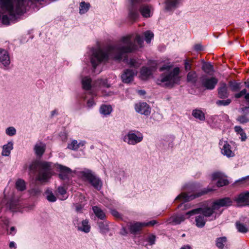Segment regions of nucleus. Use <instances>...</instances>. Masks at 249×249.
I'll list each match as a JSON object with an SVG mask.
<instances>
[{
    "instance_id": "obj_63",
    "label": "nucleus",
    "mask_w": 249,
    "mask_h": 249,
    "mask_svg": "<svg viewBox=\"0 0 249 249\" xmlns=\"http://www.w3.org/2000/svg\"><path fill=\"white\" fill-rule=\"evenodd\" d=\"M78 144H79V146L80 145L83 146L85 144V141H81L79 143H78Z\"/></svg>"
},
{
    "instance_id": "obj_13",
    "label": "nucleus",
    "mask_w": 249,
    "mask_h": 249,
    "mask_svg": "<svg viewBox=\"0 0 249 249\" xmlns=\"http://www.w3.org/2000/svg\"><path fill=\"white\" fill-rule=\"evenodd\" d=\"M218 82L215 77L204 78L202 81V86L207 89H213Z\"/></svg>"
},
{
    "instance_id": "obj_29",
    "label": "nucleus",
    "mask_w": 249,
    "mask_h": 249,
    "mask_svg": "<svg viewBox=\"0 0 249 249\" xmlns=\"http://www.w3.org/2000/svg\"><path fill=\"white\" fill-rule=\"evenodd\" d=\"M248 200V196L246 193L245 194H241L235 199L238 204L240 205L246 203Z\"/></svg>"
},
{
    "instance_id": "obj_16",
    "label": "nucleus",
    "mask_w": 249,
    "mask_h": 249,
    "mask_svg": "<svg viewBox=\"0 0 249 249\" xmlns=\"http://www.w3.org/2000/svg\"><path fill=\"white\" fill-rule=\"evenodd\" d=\"M0 62L4 67L8 66L10 63L7 52L2 49H0Z\"/></svg>"
},
{
    "instance_id": "obj_34",
    "label": "nucleus",
    "mask_w": 249,
    "mask_h": 249,
    "mask_svg": "<svg viewBox=\"0 0 249 249\" xmlns=\"http://www.w3.org/2000/svg\"><path fill=\"white\" fill-rule=\"evenodd\" d=\"M179 0H167L166 1V8L168 10H170L175 8Z\"/></svg>"
},
{
    "instance_id": "obj_12",
    "label": "nucleus",
    "mask_w": 249,
    "mask_h": 249,
    "mask_svg": "<svg viewBox=\"0 0 249 249\" xmlns=\"http://www.w3.org/2000/svg\"><path fill=\"white\" fill-rule=\"evenodd\" d=\"M156 223L155 221H151L148 223L136 222L130 225V230L132 233H135L142 230L144 227L151 225Z\"/></svg>"
},
{
    "instance_id": "obj_1",
    "label": "nucleus",
    "mask_w": 249,
    "mask_h": 249,
    "mask_svg": "<svg viewBox=\"0 0 249 249\" xmlns=\"http://www.w3.org/2000/svg\"><path fill=\"white\" fill-rule=\"evenodd\" d=\"M143 40L140 35H127L122 38L116 47L117 54L114 56L116 60L125 61L126 53H131L142 47Z\"/></svg>"
},
{
    "instance_id": "obj_35",
    "label": "nucleus",
    "mask_w": 249,
    "mask_h": 249,
    "mask_svg": "<svg viewBox=\"0 0 249 249\" xmlns=\"http://www.w3.org/2000/svg\"><path fill=\"white\" fill-rule=\"evenodd\" d=\"M90 6L89 3L82 2L80 4L79 12L80 14H84L87 12Z\"/></svg>"
},
{
    "instance_id": "obj_44",
    "label": "nucleus",
    "mask_w": 249,
    "mask_h": 249,
    "mask_svg": "<svg viewBox=\"0 0 249 249\" xmlns=\"http://www.w3.org/2000/svg\"><path fill=\"white\" fill-rule=\"evenodd\" d=\"M144 35L145 41L148 43H150V40L154 37L153 33L149 31H147L144 32Z\"/></svg>"
},
{
    "instance_id": "obj_24",
    "label": "nucleus",
    "mask_w": 249,
    "mask_h": 249,
    "mask_svg": "<svg viewBox=\"0 0 249 249\" xmlns=\"http://www.w3.org/2000/svg\"><path fill=\"white\" fill-rule=\"evenodd\" d=\"M36 154L38 156H41L45 150V145L42 143H37L34 148Z\"/></svg>"
},
{
    "instance_id": "obj_15",
    "label": "nucleus",
    "mask_w": 249,
    "mask_h": 249,
    "mask_svg": "<svg viewBox=\"0 0 249 249\" xmlns=\"http://www.w3.org/2000/svg\"><path fill=\"white\" fill-rule=\"evenodd\" d=\"M135 109L137 112L146 115L150 112L149 106L146 103H140L136 104Z\"/></svg>"
},
{
    "instance_id": "obj_55",
    "label": "nucleus",
    "mask_w": 249,
    "mask_h": 249,
    "mask_svg": "<svg viewBox=\"0 0 249 249\" xmlns=\"http://www.w3.org/2000/svg\"><path fill=\"white\" fill-rule=\"evenodd\" d=\"M16 231L14 227H11L10 229V231L8 233L9 234L14 235L16 234Z\"/></svg>"
},
{
    "instance_id": "obj_7",
    "label": "nucleus",
    "mask_w": 249,
    "mask_h": 249,
    "mask_svg": "<svg viewBox=\"0 0 249 249\" xmlns=\"http://www.w3.org/2000/svg\"><path fill=\"white\" fill-rule=\"evenodd\" d=\"M81 174L82 177L89 181L95 188L99 190L101 188L102 182L101 180L93 175L91 171H84Z\"/></svg>"
},
{
    "instance_id": "obj_46",
    "label": "nucleus",
    "mask_w": 249,
    "mask_h": 249,
    "mask_svg": "<svg viewBox=\"0 0 249 249\" xmlns=\"http://www.w3.org/2000/svg\"><path fill=\"white\" fill-rule=\"evenodd\" d=\"M237 120L241 124H245L249 122V118L246 115L239 116Z\"/></svg>"
},
{
    "instance_id": "obj_6",
    "label": "nucleus",
    "mask_w": 249,
    "mask_h": 249,
    "mask_svg": "<svg viewBox=\"0 0 249 249\" xmlns=\"http://www.w3.org/2000/svg\"><path fill=\"white\" fill-rule=\"evenodd\" d=\"M52 176L50 164L48 162H42L40 164V170L36 177V179L41 182H45Z\"/></svg>"
},
{
    "instance_id": "obj_27",
    "label": "nucleus",
    "mask_w": 249,
    "mask_h": 249,
    "mask_svg": "<svg viewBox=\"0 0 249 249\" xmlns=\"http://www.w3.org/2000/svg\"><path fill=\"white\" fill-rule=\"evenodd\" d=\"M15 187L18 191H23L26 188V183L24 180L18 179L16 182Z\"/></svg>"
},
{
    "instance_id": "obj_61",
    "label": "nucleus",
    "mask_w": 249,
    "mask_h": 249,
    "mask_svg": "<svg viewBox=\"0 0 249 249\" xmlns=\"http://www.w3.org/2000/svg\"><path fill=\"white\" fill-rule=\"evenodd\" d=\"M181 249H191V248L189 245H186L182 247Z\"/></svg>"
},
{
    "instance_id": "obj_22",
    "label": "nucleus",
    "mask_w": 249,
    "mask_h": 249,
    "mask_svg": "<svg viewBox=\"0 0 249 249\" xmlns=\"http://www.w3.org/2000/svg\"><path fill=\"white\" fill-rule=\"evenodd\" d=\"M79 231H82L85 232H89L90 230V226L89 224V221L87 220H83L81 224L77 227Z\"/></svg>"
},
{
    "instance_id": "obj_50",
    "label": "nucleus",
    "mask_w": 249,
    "mask_h": 249,
    "mask_svg": "<svg viewBox=\"0 0 249 249\" xmlns=\"http://www.w3.org/2000/svg\"><path fill=\"white\" fill-rule=\"evenodd\" d=\"M247 90L246 89H243L240 92L236 93L235 94L234 96L236 98H239L243 96V95H246L247 94Z\"/></svg>"
},
{
    "instance_id": "obj_39",
    "label": "nucleus",
    "mask_w": 249,
    "mask_h": 249,
    "mask_svg": "<svg viewBox=\"0 0 249 249\" xmlns=\"http://www.w3.org/2000/svg\"><path fill=\"white\" fill-rule=\"evenodd\" d=\"M66 194V191L64 187H59L58 188V195L60 199L64 200L67 198V196H65Z\"/></svg>"
},
{
    "instance_id": "obj_49",
    "label": "nucleus",
    "mask_w": 249,
    "mask_h": 249,
    "mask_svg": "<svg viewBox=\"0 0 249 249\" xmlns=\"http://www.w3.org/2000/svg\"><path fill=\"white\" fill-rule=\"evenodd\" d=\"M155 239L156 236L153 234H151L148 235L146 239V241L149 243L150 245H152L155 244Z\"/></svg>"
},
{
    "instance_id": "obj_43",
    "label": "nucleus",
    "mask_w": 249,
    "mask_h": 249,
    "mask_svg": "<svg viewBox=\"0 0 249 249\" xmlns=\"http://www.w3.org/2000/svg\"><path fill=\"white\" fill-rule=\"evenodd\" d=\"M68 148L72 150H76L79 148V144L76 140H73L71 143L68 145Z\"/></svg>"
},
{
    "instance_id": "obj_30",
    "label": "nucleus",
    "mask_w": 249,
    "mask_h": 249,
    "mask_svg": "<svg viewBox=\"0 0 249 249\" xmlns=\"http://www.w3.org/2000/svg\"><path fill=\"white\" fill-rule=\"evenodd\" d=\"M234 129L237 134L240 135V139H241L242 141H245L247 139L246 134L241 126H235L234 128Z\"/></svg>"
},
{
    "instance_id": "obj_37",
    "label": "nucleus",
    "mask_w": 249,
    "mask_h": 249,
    "mask_svg": "<svg viewBox=\"0 0 249 249\" xmlns=\"http://www.w3.org/2000/svg\"><path fill=\"white\" fill-rule=\"evenodd\" d=\"M197 75L195 71L189 72L187 76V79L188 82L195 83L196 81Z\"/></svg>"
},
{
    "instance_id": "obj_42",
    "label": "nucleus",
    "mask_w": 249,
    "mask_h": 249,
    "mask_svg": "<svg viewBox=\"0 0 249 249\" xmlns=\"http://www.w3.org/2000/svg\"><path fill=\"white\" fill-rule=\"evenodd\" d=\"M128 64L131 66L134 67H138L141 64L142 62L140 60H137L135 59H131L128 62Z\"/></svg>"
},
{
    "instance_id": "obj_20",
    "label": "nucleus",
    "mask_w": 249,
    "mask_h": 249,
    "mask_svg": "<svg viewBox=\"0 0 249 249\" xmlns=\"http://www.w3.org/2000/svg\"><path fill=\"white\" fill-rule=\"evenodd\" d=\"M194 213V214H195ZM196 214H200L196 217V225L199 228H202L204 226L206 223V219L205 217H206L203 213H199Z\"/></svg>"
},
{
    "instance_id": "obj_59",
    "label": "nucleus",
    "mask_w": 249,
    "mask_h": 249,
    "mask_svg": "<svg viewBox=\"0 0 249 249\" xmlns=\"http://www.w3.org/2000/svg\"><path fill=\"white\" fill-rule=\"evenodd\" d=\"M109 49H110V58L113 57V55H112L113 49L112 48V47L110 45Z\"/></svg>"
},
{
    "instance_id": "obj_58",
    "label": "nucleus",
    "mask_w": 249,
    "mask_h": 249,
    "mask_svg": "<svg viewBox=\"0 0 249 249\" xmlns=\"http://www.w3.org/2000/svg\"><path fill=\"white\" fill-rule=\"evenodd\" d=\"M9 247L10 248H15V243L14 242H11L9 244Z\"/></svg>"
},
{
    "instance_id": "obj_57",
    "label": "nucleus",
    "mask_w": 249,
    "mask_h": 249,
    "mask_svg": "<svg viewBox=\"0 0 249 249\" xmlns=\"http://www.w3.org/2000/svg\"><path fill=\"white\" fill-rule=\"evenodd\" d=\"M75 209L77 212H80L82 209V206L81 205H76Z\"/></svg>"
},
{
    "instance_id": "obj_9",
    "label": "nucleus",
    "mask_w": 249,
    "mask_h": 249,
    "mask_svg": "<svg viewBox=\"0 0 249 249\" xmlns=\"http://www.w3.org/2000/svg\"><path fill=\"white\" fill-rule=\"evenodd\" d=\"M191 211L186 213L184 214H178L174 215L171 216L168 219V222L173 225L179 224L181 222L184 221L186 218H188L190 216L193 214H187V213L190 212Z\"/></svg>"
},
{
    "instance_id": "obj_54",
    "label": "nucleus",
    "mask_w": 249,
    "mask_h": 249,
    "mask_svg": "<svg viewBox=\"0 0 249 249\" xmlns=\"http://www.w3.org/2000/svg\"><path fill=\"white\" fill-rule=\"evenodd\" d=\"M2 22L4 24L9 23V18L7 16H3L2 18Z\"/></svg>"
},
{
    "instance_id": "obj_32",
    "label": "nucleus",
    "mask_w": 249,
    "mask_h": 249,
    "mask_svg": "<svg viewBox=\"0 0 249 249\" xmlns=\"http://www.w3.org/2000/svg\"><path fill=\"white\" fill-rule=\"evenodd\" d=\"M92 210L95 214L101 219H103L105 217V213L100 208L94 206L92 208Z\"/></svg>"
},
{
    "instance_id": "obj_53",
    "label": "nucleus",
    "mask_w": 249,
    "mask_h": 249,
    "mask_svg": "<svg viewBox=\"0 0 249 249\" xmlns=\"http://www.w3.org/2000/svg\"><path fill=\"white\" fill-rule=\"evenodd\" d=\"M40 193V190L38 189H33L31 191V194L33 195H38Z\"/></svg>"
},
{
    "instance_id": "obj_33",
    "label": "nucleus",
    "mask_w": 249,
    "mask_h": 249,
    "mask_svg": "<svg viewBox=\"0 0 249 249\" xmlns=\"http://www.w3.org/2000/svg\"><path fill=\"white\" fill-rule=\"evenodd\" d=\"M227 243V238L225 237L218 238L216 241V245L219 249H223Z\"/></svg>"
},
{
    "instance_id": "obj_48",
    "label": "nucleus",
    "mask_w": 249,
    "mask_h": 249,
    "mask_svg": "<svg viewBox=\"0 0 249 249\" xmlns=\"http://www.w3.org/2000/svg\"><path fill=\"white\" fill-rule=\"evenodd\" d=\"M16 130L13 127H9L6 130V133L9 136H13L16 134Z\"/></svg>"
},
{
    "instance_id": "obj_36",
    "label": "nucleus",
    "mask_w": 249,
    "mask_h": 249,
    "mask_svg": "<svg viewBox=\"0 0 249 249\" xmlns=\"http://www.w3.org/2000/svg\"><path fill=\"white\" fill-rule=\"evenodd\" d=\"M100 231L103 233L107 232L108 231V224L107 221H101L98 223Z\"/></svg>"
},
{
    "instance_id": "obj_31",
    "label": "nucleus",
    "mask_w": 249,
    "mask_h": 249,
    "mask_svg": "<svg viewBox=\"0 0 249 249\" xmlns=\"http://www.w3.org/2000/svg\"><path fill=\"white\" fill-rule=\"evenodd\" d=\"M236 227L238 231L241 233H246L248 231L247 226L240 222H236Z\"/></svg>"
},
{
    "instance_id": "obj_28",
    "label": "nucleus",
    "mask_w": 249,
    "mask_h": 249,
    "mask_svg": "<svg viewBox=\"0 0 249 249\" xmlns=\"http://www.w3.org/2000/svg\"><path fill=\"white\" fill-rule=\"evenodd\" d=\"M193 116L196 119L200 121H204L205 119L204 113L200 109H195L192 112Z\"/></svg>"
},
{
    "instance_id": "obj_11",
    "label": "nucleus",
    "mask_w": 249,
    "mask_h": 249,
    "mask_svg": "<svg viewBox=\"0 0 249 249\" xmlns=\"http://www.w3.org/2000/svg\"><path fill=\"white\" fill-rule=\"evenodd\" d=\"M212 179L213 181L217 180V187H222L229 184L227 178L221 173L216 172L213 174Z\"/></svg>"
},
{
    "instance_id": "obj_8",
    "label": "nucleus",
    "mask_w": 249,
    "mask_h": 249,
    "mask_svg": "<svg viewBox=\"0 0 249 249\" xmlns=\"http://www.w3.org/2000/svg\"><path fill=\"white\" fill-rule=\"evenodd\" d=\"M142 135L140 133L137 134L130 132L128 135L124 137V141L129 144H135L142 140Z\"/></svg>"
},
{
    "instance_id": "obj_52",
    "label": "nucleus",
    "mask_w": 249,
    "mask_h": 249,
    "mask_svg": "<svg viewBox=\"0 0 249 249\" xmlns=\"http://www.w3.org/2000/svg\"><path fill=\"white\" fill-rule=\"evenodd\" d=\"M111 213L112 215L116 218H121V215L117 211L115 210H112Z\"/></svg>"
},
{
    "instance_id": "obj_51",
    "label": "nucleus",
    "mask_w": 249,
    "mask_h": 249,
    "mask_svg": "<svg viewBox=\"0 0 249 249\" xmlns=\"http://www.w3.org/2000/svg\"><path fill=\"white\" fill-rule=\"evenodd\" d=\"M185 69L186 71L190 70L191 69L192 61L190 60H187L185 62Z\"/></svg>"
},
{
    "instance_id": "obj_3",
    "label": "nucleus",
    "mask_w": 249,
    "mask_h": 249,
    "mask_svg": "<svg viewBox=\"0 0 249 249\" xmlns=\"http://www.w3.org/2000/svg\"><path fill=\"white\" fill-rule=\"evenodd\" d=\"M109 53V47L103 44H98L92 48L89 52L90 63L95 69L101 62L107 59Z\"/></svg>"
},
{
    "instance_id": "obj_10",
    "label": "nucleus",
    "mask_w": 249,
    "mask_h": 249,
    "mask_svg": "<svg viewBox=\"0 0 249 249\" xmlns=\"http://www.w3.org/2000/svg\"><path fill=\"white\" fill-rule=\"evenodd\" d=\"M206 193V192H203L202 193L197 195H195L194 194H190V193H182L176 197L175 201L182 203L185 202L186 201L191 200L196 197H199V196L204 194Z\"/></svg>"
},
{
    "instance_id": "obj_38",
    "label": "nucleus",
    "mask_w": 249,
    "mask_h": 249,
    "mask_svg": "<svg viewBox=\"0 0 249 249\" xmlns=\"http://www.w3.org/2000/svg\"><path fill=\"white\" fill-rule=\"evenodd\" d=\"M46 197L47 200L50 202H54L56 201V197L54 196L53 192L49 190H47L45 192Z\"/></svg>"
},
{
    "instance_id": "obj_4",
    "label": "nucleus",
    "mask_w": 249,
    "mask_h": 249,
    "mask_svg": "<svg viewBox=\"0 0 249 249\" xmlns=\"http://www.w3.org/2000/svg\"><path fill=\"white\" fill-rule=\"evenodd\" d=\"M179 73V69L178 68H174L171 71H168L163 73L160 78L158 79L157 83L159 85L164 84L166 87H172L180 80V77L178 76Z\"/></svg>"
},
{
    "instance_id": "obj_14",
    "label": "nucleus",
    "mask_w": 249,
    "mask_h": 249,
    "mask_svg": "<svg viewBox=\"0 0 249 249\" xmlns=\"http://www.w3.org/2000/svg\"><path fill=\"white\" fill-rule=\"evenodd\" d=\"M19 203V197L16 196L14 192H12L9 202L7 203V207L12 211H15Z\"/></svg>"
},
{
    "instance_id": "obj_47",
    "label": "nucleus",
    "mask_w": 249,
    "mask_h": 249,
    "mask_svg": "<svg viewBox=\"0 0 249 249\" xmlns=\"http://www.w3.org/2000/svg\"><path fill=\"white\" fill-rule=\"evenodd\" d=\"M231 102V100L230 99H227L226 100H218L216 102L217 105L218 106H228Z\"/></svg>"
},
{
    "instance_id": "obj_45",
    "label": "nucleus",
    "mask_w": 249,
    "mask_h": 249,
    "mask_svg": "<svg viewBox=\"0 0 249 249\" xmlns=\"http://www.w3.org/2000/svg\"><path fill=\"white\" fill-rule=\"evenodd\" d=\"M100 111L102 114L107 115L109 114V107L106 105H102L100 107Z\"/></svg>"
},
{
    "instance_id": "obj_41",
    "label": "nucleus",
    "mask_w": 249,
    "mask_h": 249,
    "mask_svg": "<svg viewBox=\"0 0 249 249\" xmlns=\"http://www.w3.org/2000/svg\"><path fill=\"white\" fill-rule=\"evenodd\" d=\"M213 67L209 63H205L202 66L203 70L206 73H210L213 71Z\"/></svg>"
},
{
    "instance_id": "obj_21",
    "label": "nucleus",
    "mask_w": 249,
    "mask_h": 249,
    "mask_svg": "<svg viewBox=\"0 0 249 249\" xmlns=\"http://www.w3.org/2000/svg\"><path fill=\"white\" fill-rule=\"evenodd\" d=\"M231 147L230 145L227 142H226L222 148V153L228 157L234 156V153L231 150Z\"/></svg>"
},
{
    "instance_id": "obj_25",
    "label": "nucleus",
    "mask_w": 249,
    "mask_h": 249,
    "mask_svg": "<svg viewBox=\"0 0 249 249\" xmlns=\"http://www.w3.org/2000/svg\"><path fill=\"white\" fill-rule=\"evenodd\" d=\"M13 144L12 142H9L3 146L2 155L4 156H8L11 152V151L13 149Z\"/></svg>"
},
{
    "instance_id": "obj_40",
    "label": "nucleus",
    "mask_w": 249,
    "mask_h": 249,
    "mask_svg": "<svg viewBox=\"0 0 249 249\" xmlns=\"http://www.w3.org/2000/svg\"><path fill=\"white\" fill-rule=\"evenodd\" d=\"M229 85L231 89L233 91H236L240 89V84L235 82L230 81Z\"/></svg>"
},
{
    "instance_id": "obj_17",
    "label": "nucleus",
    "mask_w": 249,
    "mask_h": 249,
    "mask_svg": "<svg viewBox=\"0 0 249 249\" xmlns=\"http://www.w3.org/2000/svg\"><path fill=\"white\" fill-rule=\"evenodd\" d=\"M135 73L134 71L126 70L122 75V79L124 82L128 83L133 80Z\"/></svg>"
},
{
    "instance_id": "obj_26",
    "label": "nucleus",
    "mask_w": 249,
    "mask_h": 249,
    "mask_svg": "<svg viewBox=\"0 0 249 249\" xmlns=\"http://www.w3.org/2000/svg\"><path fill=\"white\" fill-rule=\"evenodd\" d=\"M83 88L85 90H89L91 88V79L89 77L86 76L82 79Z\"/></svg>"
},
{
    "instance_id": "obj_5",
    "label": "nucleus",
    "mask_w": 249,
    "mask_h": 249,
    "mask_svg": "<svg viewBox=\"0 0 249 249\" xmlns=\"http://www.w3.org/2000/svg\"><path fill=\"white\" fill-rule=\"evenodd\" d=\"M14 0H0L2 8L6 10L10 15L19 14L22 12L21 8L24 5V0H18L14 5Z\"/></svg>"
},
{
    "instance_id": "obj_19",
    "label": "nucleus",
    "mask_w": 249,
    "mask_h": 249,
    "mask_svg": "<svg viewBox=\"0 0 249 249\" xmlns=\"http://www.w3.org/2000/svg\"><path fill=\"white\" fill-rule=\"evenodd\" d=\"M58 168L60 172L59 177L63 179L66 178L71 173V170L66 166L58 165Z\"/></svg>"
},
{
    "instance_id": "obj_56",
    "label": "nucleus",
    "mask_w": 249,
    "mask_h": 249,
    "mask_svg": "<svg viewBox=\"0 0 249 249\" xmlns=\"http://www.w3.org/2000/svg\"><path fill=\"white\" fill-rule=\"evenodd\" d=\"M195 49L196 51H201L202 50V46L200 45H196L195 46Z\"/></svg>"
},
{
    "instance_id": "obj_64",
    "label": "nucleus",
    "mask_w": 249,
    "mask_h": 249,
    "mask_svg": "<svg viewBox=\"0 0 249 249\" xmlns=\"http://www.w3.org/2000/svg\"><path fill=\"white\" fill-rule=\"evenodd\" d=\"M139 94L141 95H144L145 94V92L144 90H140L139 91Z\"/></svg>"
},
{
    "instance_id": "obj_2",
    "label": "nucleus",
    "mask_w": 249,
    "mask_h": 249,
    "mask_svg": "<svg viewBox=\"0 0 249 249\" xmlns=\"http://www.w3.org/2000/svg\"><path fill=\"white\" fill-rule=\"evenodd\" d=\"M232 201L229 197H225L215 201L212 207H206L194 209L187 213V214H193L196 213H203L206 216H210L216 213V211L218 210L221 207L229 206L232 205Z\"/></svg>"
},
{
    "instance_id": "obj_62",
    "label": "nucleus",
    "mask_w": 249,
    "mask_h": 249,
    "mask_svg": "<svg viewBox=\"0 0 249 249\" xmlns=\"http://www.w3.org/2000/svg\"><path fill=\"white\" fill-rule=\"evenodd\" d=\"M93 101H89L88 102V103H87L88 106L89 107H91V106H92V105H93Z\"/></svg>"
},
{
    "instance_id": "obj_60",
    "label": "nucleus",
    "mask_w": 249,
    "mask_h": 249,
    "mask_svg": "<svg viewBox=\"0 0 249 249\" xmlns=\"http://www.w3.org/2000/svg\"><path fill=\"white\" fill-rule=\"evenodd\" d=\"M245 98L246 100V101L248 103H249V93H247V94H246L245 96Z\"/></svg>"
},
{
    "instance_id": "obj_23",
    "label": "nucleus",
    "mask_w": 249,
    "mask_h": 249,
    "mask_svg": "<svg viewBox=\"0 0 249 249\" xmlns=\"http://www.w3.org/2000/svg\"><path fill=\"white\" fill-rule=\"evenodd\" d=\"M152 74V70L150 68L143 67L141 71L140 77L142 80L147 79Z\"/></svg>"
},
{
    "instance_id": "obj_18",
    "label": "nucleus",
    "mask_w": 249,
    "mask_h": 249,
    "mask_svg": "<svg viewBox=\"0 0 249 249\" xmlns=\"http://www.w3.org/2000/svg\"><path fill=\"white\" fill-rule=\"evenodd\" d=\"M218 96L220 98H225L228 97V88L224 83H221L220 87L218 89Z\"/></svg>"
}]
</instances>
